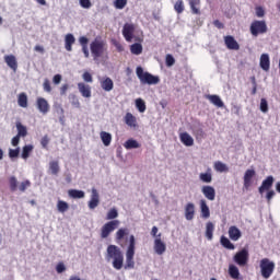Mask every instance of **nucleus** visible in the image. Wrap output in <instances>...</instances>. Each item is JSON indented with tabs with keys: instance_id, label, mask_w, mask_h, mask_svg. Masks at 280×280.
I'll return each instance as SVG.
<instances>
[{
	"instance_id": "f257e3e1",
	"label": "nucleus",
	"mask_w": 280,
	"mask_h": 280,
	"mask_svg": "<svg viewBox=\"0 0 280 280\" xmlns=\"http://www.w3.org/2000/svg\"><path fill=\"white\" fill-rule=\"evenodd\" d=\"M107 261H112L115 270H121L124 268V252L117 245H109L106 254Z\"/></svg>"
},
{
	"instance_id": "f03ea898",
	"label": "nucleus",
	"mask_w": 280,
	"mask_h": 280,
	"mask_svg": "<svg viewBox=\"0 0 280 280\" xmlns=\"http://www.w3.org/2000/svg\"><path fill=\"white\" fill-rule=\"evenodd\" d=\"M137 248V240L135 235L129 236V245L126 250V260L125 265H122L125 270H133L135 268V250Z\"/></svg>"
},
{
	"instance_id": "7ed1b4c3",
	"label": "nucleus",
	"mask_w": 280,
	"mask_h": 280,
	"mask_svg": "<svg viewBox=\"0 0 280 280\" xmlns=\"http://www.w3.org/2000/svg\"><path fill=\"white\" fill-rule=\"evenodd\" d=\"M107 49L108 47H107L106 40L102 39V37H96L90 44V50L94 60H97V58H102L104 54H106Z\"/></svg>"
},
{
	"instance_id": "20e7f679",
	"label": "nucleus",
	"mask_w": 280,
	"mask_h": 280,
	"mask_svg": "<svg viewBox=\"0 0 280 280\" xmlns=\"http://www.w3.org/2000/svg\"><path fill=\"white\" fill-rule=\"evenodd\" d=\"M136 74L138 77V79L140 80L141 84H159V82H161V79H159V77L153 75L150 72H145L143 71V68L141 66H138L136 69Z\"/></svg>"
},
{
	"instance_id": "39448f33",
	"label": "nucleus",
	"mask_w": 280,
	"mask_h": 280,
	"mask_svg": "<svg viewBox=\"0 0 280 280\" xmlns=\"http://www.w3.org/2000/svg\"><path fill=\"white\" fill-rule=\"evenodd\" d=\"M259 268L262 279H270L275 272V261L270 260V258H262Z\"/></svg>"
},
{
	"instance_id": "423d86ee",
	"label": "nucleus",
	"mask_w": 280,
	"mask_h": 280,
	"mask_svg": "<svg viewBox=\"0 0 280 280\" xmlns=\"http://www.w3.org/2000/svg\"><path fill=\"white\" fill-rule=\"evenodd\" d=\"M249 32L252 36L257 38V36L266 34L268 32V24H266V21L264 20H254L250 23Z\"/></svg>"
},
{
	"instance_id": "0eeeda50",
	"label": "nucleus",
	"mask_w": 280,
	"mask_h": 280,
	"mask_svg": "<svg viewBox=\"0 0 280 280\" xmlns=\"http://www.w3.org/2000/svg\"><path fill=\"white\" fill-rule=\"evenodd\" d=\"M248 259H250V254L248 253V248L246 247L238 250L233 257L234 264L240 266V268H244V266H247Z\"/></svg>"
},
{
	"instance_id": "6e6552de",
	"label": "nucleus",
	"mask_w": 280,
	"mask_h": 280,
	"mask_svg": "<svg viewBox=\"0 0 280 280\" xmlns=\"http://www.w3.org/2000/svg\"><path fill=\"white\" fill-rule=\"evenodd\" d=\"M116 229H119V220H113L105 223L101 229L102 240H106L107 237H109L110 233H113V231H116Z\"/></svg>"
},
{
	"instance_id": "1a4fd4ad",
	"label": "nucleus",
	"mask_w": 280,
	"mask_h": 280,
	"mask_svg": "<svg viewBox=\"0 0 280 280\" xmlns=\"http://www.w3.org/2000/svg\"><path fill=\"white\" fill-rule=\"evenodd\" d=\"M135 30L137 27L132 23H125L122 27V36L127 43H132V38H135Z\"/></svg>"
},
{
	"instance_id": "9d476101",
	"label": "nucleus",
	"mask_w": 280,
	"mask_h": 280,
	"mask_svg": "<svg viewBox=\"0 0 280 280\" xmlns=\"http://www.w3.org/2000/svg\"><path fill=\"white\" fill-rule=\"evenodd\" d=\"M225 47L232 51H240V43L232 35L224 36Z\"/></svg>"
},
{
	"instance_id": "9b49d317",
	"label": "nucleus",
	"mask_w": 280,
	"mask_h": 280,
	"mask_svg": "<svg viewBox=\"0 0 280 280\" xmlns=\"http://www.w3.org/2000/svg\"><path fill=\"white\" fill-rule=\"evenodd\" d=\"M272 185H275V177H272V175H269L266 177L265 180H262L260 187L258 188L259 194H264V191H270Z\"/></svg>"
},
{
	"instance_id": "f8f14e48",
	"label": "nucleus",
	"mask_w": 280,
	"mask_h": 280,
	"mask_svg": "<svg viewBox=\"0 0 280 280\" xmlns=\"http://www.w3.org/2000/svg\"><path fill=\"white\" fill-rule=\"evenodd\" d=\"M256 174L257 173L253 168H248L245 172L244 177H243L245 189H249L250 188V185H253V178H255Z\"/></svg>"
},
{
	"instance_id": "ddd939ff",
	"label": "nucleus",
	"mask_w": 280,
	"mask_h": 280,
	"mask_svg": "<svg viewBox=\"0 0 280 280\" xmlns=\"http://www.w3.org/2000/svg\"><path fill=\"white\" fill-rule=\"evenodd\" d=\"M98 206H100V192H97V189L92 188V195L88 203V207L89 209L93 210V209H97Z\"/></svg>"
},
{
	"instance_id": "4468645a",
	"label": "nucleus",
	"mask_w": 280,
	"mask_h": 280,
	"mask_svg": "<svg viewBox=\"0 0 280 280\" xmlns=\"http://www.w3.org/2000/svg\"><path fill=\"white\" fill-rule=\"evenodd\" d=\"M36 107L43 115H47V113H49V102L43 97H37Z\"/></svg>"
},
{
	"instance_id": "2eb2a0df",
	"label": "nucleus",
	"mask_w": 280,
	"mask_h": 280,
	"mask_svg": "<svg viewBox=\"0 0 280 280\" xmlns=\"http://www.w3.org/2000/svg\"><path fill=\"white\" fill-rule=\"evenodd\" d=\"M154 250L156 255H163L165 250H167V246L164 244V242L161 240V234L156 236L154 240Z\"/></svg>"
},
{
	"instance_id": "dca6fc26",
	"label": "nucleus",
	"mask_w": 280,
	"mask_h": 280,
	"mask_svg": "<svg viewBox=\"0 0 280 280\" xmlns=\"http://www.w3.org/2000/svg\"><path fill=\"white\" fill-rule=\"evenodd\" d=\"M206 100L213 104V106H217V108H224V102L218 94H207Z\"/></svg>"
},
{
	"instance_id": "f3484780",
	"label": "nucleus",
	"mask_w": 280,
	"mask_h": 280,
	"mask_svg": "<svg viewBox=\"0 0 280 280\" xmlns=\"http://www.w3.org/2000/svg\"><path fill=\"white\" fill-rule=\"evenodd\" d=\"M201 192L203 194L205 198H207V200L213 201L215 200V188H213V186H202L201 187Z\"/></svg>"
},
{
	"instance_id": "a211bd4d",
	"label": "nucleus",
	"mask_w": 280,
	"mask_h": 280,
	"mask_svg": "<svg viewBox=\"0 0 280 280\" xmlns=\"http://www.w3.org/2000/svg\"><path fill=\"white\" fill-rule=\"evenodd\" d=\"M228 233L232 242H237L242 237V231L235 225H231Z\"/></svg>"
},
{
	"instance_id": "6ab92c4d",
	"label": "nucleus",
	"mask_w": 280,
	"mask_h": 280,
	"mask_svg": "<svg viewBox=\"0 0 280 280\" xmlns=\"http://www.w3.org/2000/svg\"><path fill=\"white\" fill-rule=\"evenodd\" d=\"M195 215H196V205L188 202L185 206V218L186 220L191 221L194 220Z\"/></svg>"
},
{
	"instance_id": "aec40b11",
	"label": "nucleus",
	"mask_w": 280,
	"mask_h": 280,
	"mask_svg": "<svg viewBox=\"0 0 280 280\" xmlns=\"http://www.w3.org/2000/svg\"><path fill=\"white\" fill-rule=\"evenodd\" d=\"M79 93H81L82 97H91V85L80 82L78 83Z\"/></svg>"
},
{
	"instance_id": "412c9836",
	"label": "nucleus",
	"mask_w": 280,
	"mask_h": 280,
	"mask_svg": "<svg viewBox=\"0 0 280 280\" xmlns=\"http://www.w3.org/2000/svg\"><path fill=\"white\" fill-rule=\"evenodd\" d=\"M73 45H75V37L73 34L68 33L65 37L66 51H73Z\"/></svg>"
},
{
	"instance_id": "4be33fe9",
	"label": "nucleus",
	"mask_w": 280,
	"mask_h": 280,
	"mask_svg": "<svg viewBox=\"0 0 280 280\" xmlns=\"http://www.w3.org/2000/svg\"><path fill=\"white\" fill-rule=\"evenodd\" d=\"M4 62L12 69V71H16L19 69V63L16 62V57L14 55H7L4 57Z\"/></svg>"
},
{
	"instance_id": "5701e85b",
	"label": "nucleus",
	"mask_w": 280,
	"mask_h": 280,
	"mask_svg": "<svg viewBox=\"0 0 280 280\" xmlns=\"http://www.w3.org/2000/svg\"><path fill=\"white\" fill-rule=\"evenodd\" d=\"M179 140L186 145V148H191V145H194V138L187 133V131L179 135Z\"/></svg>"
},
{
	"instance_id": "b1692460",
	"label": "nucleus",
	"mask_w": 280,
	"mask_h": 280,
	"mask_svg": "<svg viewBox=\"0 0 280 280\" xmlns=\"http://www.w3.org/2000/svg\"><path fill=\"white\" fill-rule=\"evenodd\" d=\"M260 68L262 71H270V56L268 54L260 56Z\"/></svg>"
},
{
	"instance_id": "393cba45",
	"label": "nucleus",
	"mask_w": 280,
	"mask_h": 280,
	"mask_svg": "<svg viewBox=\"0 0 280 280\" xmlns=\"http://www.w3.org/2000/svg\"><path fill=\"white\" fill-rule=\"evenodd\" d=\"M124 121L129 128H137V117L132 113H127L124 117Z\"/></svg>"
},
{
	"instance_id": "a878e982",
	"label": "nucleus",
	"mask_w": 280,
	"mask_h": 280,
	"mask_svg": "<svg viewBox=\"0 0 280 280\" xmlns=\"http://www.w3.org/2000/svg\"><path fill=\"white\" fill-rule=\"evenodd\" d=\"M114 86H115V83L113 82V79L108 77H106L101 81V88L103 89V91L110 92L113 91Z\"/></svg>"
},
{
	"instance_id": "bb28decb",
	"label": "nucleus",
	"mask_w": 280,
	"mask_h": 280,
	"mask_svg": "<svg viewBox=\"0 0 280 280\" xmlns=\"http://www.w3.org/2000/svg\"><path fill=\"white\" fill-rule=\"evenodd\" d=\"M229 275H230L231 279L243 280V278L241 277V273H240V268H237V266H235V265L229 266Z\"/></svg>"
},
{
	"instance_id": "cd10ccee",
	"label": "nucleus",
	"mask_w": 280,
	"mask_h": 280,
	"mask_svg": "<svg viewBox=\"0 0 280 280\" xmlns=\"http://www.w3.org/2000/svg\"><path fill=\"white\" fill-rule=\"evenodd\" d=\"M199 205H200L201 217L205 219L210 218L211 211L209 210V206H207V200L201 199Z\"/></svg>"
},
{
	"instance_id": "c85d7f7f",
	"label": "nucleus",
	"mask_w": 280,
	"mask_h": 280,
	"mask_svg": "<svg viewBox=\"0 0 280 280\" xmlns=\"http://www.w3.org/2000/svg\"><path fill=\"white\" fill-rule=\"evenodd\" d=\"M126 235H128V229L126 228H121L116 232L115 240L120 246H124L121 242H124V237H126Z\"/></svg>"
},
{
	"instance_id": "c756f323",
	"label": "nucleus",
	"mask_w": 280,
	"mask_h": 280,
	"mask_svg": "<svg viewBox=\"0 0 280 280\" xmlns=\"http://www.w3.org/2000/svg\"><path fill=\"white\" fill-rule=\"evenodd\" d=\"M215 231V225L213 224V222L209 221L206 224V237L209 242H211V240H213V232Z\"/></svg>"
},
{
	"instance_id": "7c9ffc66",
	"label": "nucleus",
	"mask_w": 280,
	"mask_h": 280,
	"mask_svg": "<svg viewBox=\"0 0 280 280\" xmlns=\"http://www.w3.org/2000/svg\"><path fill=\"white\" fill-rule=\"evenodd\" d=\"M100 137H101V141L103 142V144L106 148H108V145H110V143L113 141V136L109 132L101 131Z\"/></svg>"
},
{
	"instance_id": "2f4dec72",
	"label": "nucleus",
	"mask_w": 280,
	"mask_h": 280,
	"mask_svg": "<svg viewBox=\"0 0 280 280\" xmlns=\"http://www.w3.org/2000/svg\"><path fill=\"white\" fill-rule=\"evenodd\" d=\"M199 179L201 180V183H212L213 175L211 174V168H208L206 173H200Z\"/></svg>"
},
{
	"instance_id": "473e14b6",
	"label": "nucleus",
	"mask_w": 280,
	"mask_h": 280,
	"mask_svg": "<svg viewBox=\"0 0 280 280\" xmlns=\"http://www.w3.org/2000/svg\"><path fill=\"white\" fill-rule=\"evenodd\" d=\"M189 5L192 14L200 15V0H189Z\"/></svg>"
},
{
	"instance_id": "72a5a7b5",
	"label": "nucleus",
	"mask_w": 280,
	"mask_h": 280,
	"mask_svg": "<svg viewBox=\"0 0 280 280\" xmlns=\"http://www.w3.org/2000/svg\"><path fill=\"white\" fill-rule=\"evenodd\" d=\"M130 52L133 56H141V54H143V45L139 44V43H135L130 46Z\"/></svg>"
},
{
	"instance_id": "f704fd0d",
	"label": "nucleus",
	"mask_w": 280,
	"mask_h": 280,
	"mask_svg": "<svg viewBox=\"0 0 280 280\" xmlns=\"http://www.w3.org/2000/svg\"><path fill=\"white\" fill-rule=\"evenodd\" d=\"M124 148H126V150H135L137 148H141V144L135 139H128L125 142Z\"/></svg>"
},
{
	"instance_id": "c9c22d12",
	"label": "nucleus",
	"mask_w": 280,
	"mask_h": 280,
	"mask_svg": "<svg viewBox=\"0 0 280 280\" xmlns=\"http://www.w3.org/2000/svg\"><path fill=\"white\" fill-rule=\"evenodd\" d=\"M220 242L223 248H226L228 250H235V245L231 243L226 236H221Z\"/></svg>"
},
{
	"instance_id": "e433bc0d",
	"label": "nucleus",
	"mask_w": 280,
	"mask_h": 280,
	"mask_svg": "<svg viewBox=\"0 0 280 280\" xmlns=\"http://www.w3.org/2000/svg\"><path fill=\"white\" fill-rule=\"evenodd\" d=\"M49 171L52 176H58L60 172V165L58 164V161H50L49 162Z\"/></svg>"
},
{
	"instance_id": "4c0bfd02",
	"label": "nucleus",
	"mask_w": 280,
	"mask_h": 280,
	"mask_svg": "<svg viewBox=\"0 0 280 280\" xmlns=\"http://www.w3.org/2000/svg\"><path fill=\"white\" fill-rule=\"evenodd\" d=\"M18 104L21 108H27V94H25V92L19 94Z\"/></svg>"
},
{
	"instance_id": "58836bf2",
	"label": "nucleus",
	"mask_w": 280,
	"mask_h": 280,
	"mask_svg": "<svg viewBox=\"0 0 280 280\" xmlns=\"http://www.w3.org/2000/svg\"><path fill=\"white\" fill-rule=\"evenodd\" d=\"M68 195L70 198H74V199L84 198V196H85L83 190H78V189L68 190Z\"/></svg>"
},
{
	"instance_id": "ea45409f",
	"label": "nucleus",
	"mask_w": 280,
	"mask_h": 280,
	"mask_svg": "<svg viewBox=\"0 0 280 280\" xmlns=\"http://www.w3.org/2000/svg\"><path fill=\"white\" fill-rule=\"evenodd\" d=\"M33 150H34V145L32 144L24 145L22 149V159L24 160L30 159V154H32Z\"/></svg>"
},
{
	"instance_id": "a19ab883",
	"label": "nucleus",
	"mask_w": 280,
	"mask_h": 280,
	"mask_svg": "<svg viewBox=\"0 0 280 280\" xmlns=\"http://www.w3.org/2000/svg\"><path fill=\"white\" fill-rule=\"evenodd\" d=\"M214 170L215 172H220L222 174L229 172V166L223 162L217 161L214 162Z\"/></svg>"
},
{
	"instance_id": "79ce46f5",
	"label": "nucleus",
	"mask_w": 280,
	"mask_h": 280,
	"mask_svg": "<svg viewBox=\"0 0 280 280\" xmlns=\"http://www.w3.org/2000/svg\"><path fill=\"white\" fill-rule=\"evenodd\" d=\"M16 130L19 137H27V127L19 121L16 122Z\"/></svg>"
},
{
	"instance_id": "37998d69",
	"label": "nucleus",
	"mask_w": 280,
	"mask_h": 280,
	"mask_svg": "<svg viewBox=\"0 0 280 280\" xmlns=\"http://www.w3.org/2000/svg\"><path fill=\"white\" fill-rule=\"evenodd\" d=\"M57 209H58L59 213H65V212L69 211V203H67V201L59 200L57 202Z\"/></svg>"
},
{
	"instance_id": "c03bdc74",
	"label": "nucleus",
	"mask_w": 280,
	"mask_h": 280,
	"mask_svg": "<svg viewBox=\"0 0 280 280\" xmlns=\"http://www.w3.org/2000/svg\"><path fill=\"white\" fill-rule=\"evenodd\" d=\"M9 187L11 191H16V189H19V180L15 176L9 177Z\"/></svg>"
},
{
	"instance_id": "a18cd8bd",
	"label": "nucleus",
	"mask_w": 280,
	"mask_h": 280,
	"mask_svg": "<svg viewBox=\"0 0 280 280\" xmlns=\"http://www.w3.org/2000/svg\"><path fill=\"white\" fill-rule=\"evenodd\" d=\"M174 10L177 12V14H183L185 12V3L183 0H177L174 4Z\"/></svg>"
},
{
	"instance_id": "49530a36",
	"label": "nucleus",
	"mask_w": 280,
	"mask_h": 280,
	"mask_svg": "<svg viewBox=\"0 0 280 280\" xmlns=\"http://www.w3.org/2000/svg\"><path fill=\"white\" fill-rule=\"evenodd\" d=\"M136 107L139 110V113H145V101L142 98L136 100Z\"/></svg>"
},
{
	"instance_id": "de8ad7c7",
	"label": "nucleus",
	"mask_w": 280,
	"mask_h": 280,
	"mask_svg": "<svg viewBox=\"0 0 280 280\" xmlns=\"http://www.w3.org/2000/svg\"><path fill=\"white\" fill-rule=\"evenodd\" d=\"M116 218H119V212H117V208H112L106 215V220H116Z\"/></svg>"
},
{
	"instance_id": "09e8293b",
	"label": "nucleus",
	"mask_w": 280,
	"mask_h": 280,
	"mask_svg": "<svg viewBox=\"0 0 280 280\" xmlns=\"http://www.w3.org/2000/svg\"><path fill=\"white\" fill-rule=\"evenodd\" d=\"M114 5L116 10H124L128 5V0H115Z\"/></svg>"
},
{
	"instance_id": "8fccbe9b",
	"label": "nucleus",
	"mask_w": 280,
	"mask_h": 280,
	"mask_svg": "<svg viewBox=\"0 0 280 280\" xmlns=\"http://www.w3.org/2000/svg\"><path fill=\"white\" fill-rule=\"evenodd\" d=\"M192 135L196 139H205V130L201 127L194 129Z\"/></svg>"
},
{
	"instance_id": "3c124183",
	"label": "nucleus",
	"mask_w": 280,
	"mask_h": 280,
	"mask_svg": "<svg viewBox=\"0 0 280 280\" xmlns=\"http://www.w3.org/2000/svg\"><path fill=\"white\" fill-rule=\"evenodd\" d=\"M27 187H32V182H30L28 179H25L24 182H22L19 186V191H25L27 189Z\"/></svg>"
},
{
	"instance_id": "603ef678",
	"label": "nucleus",
	"mask_w": 280,
	"mask_h": 280,
	"mask_svg": "<svg viewBox=\"0 0 280 280\" xmlns=\"http://www.w3.org/2000/svg\"><path fill=\"white\" fill-rule=\"evenodd\" d=\"M19 154H21V148L10 149L9 150V156L11 159H19Z\"/></svg>"
},
{
	"instance_id": "864d4df0",
	"label": "nucleus",
	"mask_w": 280,
	"mask_h": 280,
	"mask_svg": "<svg viewBox=\"0 0 280 280\" xmlns=\"http://www.w3.org/2000/svg\"><path fill=\"white\" fill-rule=\"evenodd\" d=\"M40 145L44 148V150H49V136L46 135L40 139Z\"/></svg>"
},
{
	"instance_id": "5fc2aeb1",
	"label": "nucleus",
	"mask_w": 280,
	"mask_h": 280,
	"mask_svg": "<svg viewBox=\"0 0 280 280\" xmlns=\"http://www.w3.org/2000/svg\"><path fill=\"white\" fill-rule=\"evenodd\" d=\"M255 11H256V16L258 19H264V16H266V10H264V7H256Z\"/></svg>"
},
{
	"instance_id": "6e6d98bb",
	"label": "nucleus",
	"mask_w": 280,
	"mask_h": 280,
	"mask_svg": "<svg viewBox=\"0 0 280 280\" xmlns=\"http://www.w3.org/2000/svg\"><path fill=\"white\" fill-rule=\"evenodd\" d=\"M166 67H174V65L176 63V59H174V56L172 55H166Z\"/></svg>"
},
{
	"instance_id": "4d7b16f0",
	"label": "nucleus",
	"mask_w": 280,
	"mask_h": 280,
	"mask_svg": "<svg viewBox=\"0 0 280 280\" xmlns=\"http://www.w3.org/2000/svg\"><path fill=\"white\" fill-rule=\"evenodd\" d=\"M260 110L261 113H268V101L266 98L260 100Z\"/></svg>"
},
{
	"instance_id": "13d9d810",
	"label": "nucleus",
	"mask_w": 280,
	"mask_h": 280,
	"mask_svg": "<svg viewBox=\"0 0 280 280\" xmlns=\"http://www.w3.org/2000/svg\"><path fill=\"white\" fill-rule=\"evenodd\" d=\"M43 86L46 93H51V83L49 82V79L44 80Z\"/></svg>"
},
{
	"instance_id": "bf43d9fd",
	"label": "nucleus",
	"mask_w": 280,
	"mask_h": 280,
	"mask_svg": "<svg viewBox=\"0 0 280 280\" xmlns=\"http://www.w3.org/2000/svg\"><path fill=\"white\" fill-rule=\"evenodd\" d=\"M65 270H67L65 262L57 264L56 271L58 272V275H62V272H65Z\"/></svg>"
},
{
	"instance_id": "052dcab7",
	"label": "nucleus",
	"mask_w": 280,
	"mask_h": 280,
	"mask_svg": "<svg viewBox=\"0 0 280 280\" xmlns=\"http://www.w3.org/2000/svg\"><path fill=\"white\" fill-rule=\"evenodd\" d=\"M82 79L84 80V82H93V75H91L90 72H84L83 75H82Z\"/></svg>"
},
{
	"instance_id": "680f3d73",
	"label": "nucleus",
	"mask_w": 280,
	"mask_h": 280,
	"mask_svg": "<svg viewBox=\"0 0 280 280\" xmlns=\"http://www.w3.org/2000/svg\"><path fill=\"white\" fill-rule=\"evenodd\" d=\"M11 143L13 145V148H16V145H19V143H21V136H14L11 140Z\"/></svg>"
},
{
	"instance_id": "e2e57ef3",
	"label": "nucleus",
	"mask_w": 280,
	"mask_h": 280,
	"mask_svg": "<svg viewBox=\"0 0 280 280\" xmlns=\"http://www.w3.org/2000/svg\"><path fill=\"white\" fill-rule=\"evenodd\" d=\"M79 43L82 47H89V38L82 36L79 38Z\"/></svg>"
},
{
	"instance_id": "0e129e2a",
	"label": "nucleus",
	"mask_w": 280,
	"mask_h": 280,
	"mask_svg": "<svg viewBox=\"0 0 280 280\" xmlns=\"http://www.w3.org/2000/svg\"><path fill=\"white\" fill-rule=\"evenodd\" d=\"M81 8H85L86 10L91 8V0H80Z\"/></svg>"
},
{
	"instance_id": "69168bd1",
	"label": "nucleus",
	"mask_w": 280,
	"mask_h": 280,
	"mask_svg": "<svg viewBox=\"0 0 280 280\" xmlns=\"http://www.w3.org/2000/svg\"><path fill=\"white\" fill-rule=\"evenodd\" d=\"M52 82H54V84H60V82H62V75L56 74V75L52 78Z\"/></svg>"
},
{
	"instance_id": "338daca9",
	"label": "nucleus",
	"mask_w": 280,
	"mask_h": 280,
	"mask_svg": "<svg viewBox=\"0 0 280 280\" xmlns=\"http://www.w3.org/2000/svg\"><path fill=\"white\" fill-rule=\"evenodd\" d=\"M266 198H267V201L270 202V200L275 198V190H268Z\"/></svg>"
},
{
	"instance_id": "774afa93",
	"label": "nucleus",
	"mask_w": 280,
	"mask_h": 280,
	"mask_svg": "<svg viewBox=\"0 0 280 280\" xmlns=\"http://www.w3.org/2000/svg\"><path fill=\"white\" fill-rule=\"evenodd\" d=\"M34 51H37L38 54H45V47H43L40 45H36L34 47Z\"/></svg>"
}]
</instances>
